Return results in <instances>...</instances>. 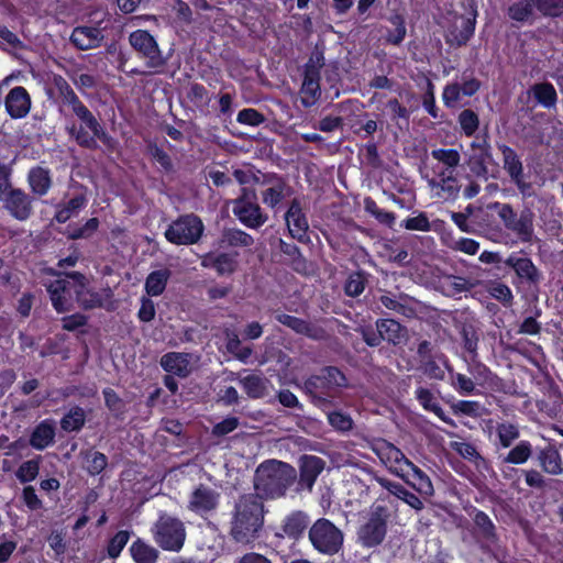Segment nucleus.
<instances>
[{
  "instance_id": "f257e3e1",
  "label": "nucleus",
  "mask_w": 563,
  "mask_h": 563,
  "mask_svg": "<svg viewBox=\"0 0 563 563\" xmlns=\"http://www.w3.org/2000/svg\"><path fill=\"white\" fill-rule=\"evenodd\" d=\"M264 522L262 500L254 494L240 497L232 512L230 536L242 544H249L257 538Z\"/></svg>"
},
{
  "instance_id": "f03ea898",
  "label": "nucleus",
  "mask_w": 563,
  "mask_h": 563,
  "mask_svg": "<svg viewBox=\"0 0 563 563\" xmlns=\"http://www.w3.org/2000/svg\"><path fill=\"white\" fill-rule=\"evenodd\" d=\"M296 471L287 463L271 460L262 463L255 472V496L263 498H279L296 479Z\"/></svg>"
},
{
  "instance_id": "7ed1b4c3",
  "label": "nucleus",
  "mask_w": 563,
  "mask_h": 563,
  "mask_svg": "<svg viewBox=\"0 0 563 563\" xmlns=\"http://www.w3.org/2000/svg\"><path fill=\"white\" fill-rule=\"evenodd\" d=\"M52 90H55L63 98V102L71 108L73 112L82 121L91 135L76 132L75 129H71L70 133L79 144L90 146L93 143V136L100 135L99 123L91 112L79 101L68 82L62 76L54 75L52 77Z\"/></svg>"
},
{
  "instance_id": "20e7f679",
  "label": "nucleus",
  "mask_w": 563,
  "mask_h": 563,
  "mask_svg": "<svg viewBox=\"0 0 563 563\" xmlns=\"http://www.w3.org/2000/svg\"><path fill=\"white\" fill-rule=\"evenodd\" d=\"M154 540L166 551H179L186 539L184 523L174 517L162 515L153 528Z\"/></svg>"
},
{
  "instance_id": "39448f33",
  "label": "nucleus",
  "mask_w": 563,
  "mask_h": 563,
  "mask_svg": "<svg viewBox=\"0 0 563 563\" xmlns=\"http://www.w3.org/2000/svg\"><path fill=\"white\" fill-rule=\"evenodd\" d=\"M465 156L466 165L475 176L487 179L495 177L498 173V165L490 154V147L485 137H476Z\"/></svg>"
},
{
  "instance_id": "423d86ee",
  "label": "nucleus",
  "mask_w": 563,
  "mask_h": 563,
  "mask_svg": "<svg viewBox=\"0 0 563 563\" xmlns=\"http://www.w3.org/2000/svg\"><path fill=\"white\" fill-rule=\"evenodd\" d=\"M309 539L319 552L334 554L342 547L343 533L328 519H319L310 528Z\"/></svg>"
},
{
  "instance_id": "0eeeda50",
  "label": "nucleus",
  "mask_w": 563,
  "mask_h": 563,
  "mask_svg": "<svg viewBox=\"0 0 563 563\" xmlns=\"http://www.w3.org/2000/svg\"><path fill=\"white\" fill-rule=\"evenodd\" d=\"M203 232L202 221L194 214L180 217L165 232L166 239L177 245L196 243Z\"/></svg>"
},
{
  "instance_id": "6e6552de",
  "label": "nucleus",
  "mask_w": 563,
  "mask_h": 563,
  "mask_svg": "<svg viewBox=\"0 0 563 563\" xmlns=\"http://www.w3.org/2000/svg\"><path fill=\"white\" fill-rule=\"evenodd\" d=\"M388 511L380 505H374L368 521L361 528L360 539L367 547L382 542L386 533V520Z\"/></svg>"
},
{
  "instance_id": "1a4fd4ad",
  "label": "nucleus",
  "mask_w": 563,
  "mask_h": 563,
  "mask_svg": "<svg viewBox=\"0 0 563 563\" xmlns=\"http://www.w3.org/2000/svg\"><path fill=\"white\" fill-rule=\"evenodd\" d=\"M76 288L71 274L66 275L65 278L59 277L47 285L52 303L58 312H65L73 307V302L76 299Z\"/></svg>"
},
{
  "instance_id": "9d476101",
  "label": "nucleus",
  "mask_w": 563,
  "mask_h": 563,
  "mask_svg": "<svg viewBox=\"0 0 563 563\" xmlns=\"http://www.w3.org/2000/svg\"><path fill=\"white\" fill-rule=\"evenodd\" d=\"M131 46L147 59V65L155 67L162 64L158 45L154 37L146 31L137 30L130 34Z\"/></svg>"
},
{
  "instance_id": "9b49d317",
  "label": "nucleus",
  "mask_w": 563,
  "mask_h": 563,
  "mask_svg": "<svg viewBox=\"0 0 563 563\" xmlns=\"http://www.w3.org/2000/svg\"><path fill=\"white\" fill-rule=\"evenodd\" d=\"M378 455L382 462L397 476L401 478H407L408 476V467L411 466V463L405 454L393 444H384L379 451Z\"/></svg>"
},
{
  "instance_id": "f8f14e48",
  "label": "nucleus",
  "mask_w": 563,
  "mask_h": 563,
  "mask_svg": "<svg viewBox=\"0 0 563 563\" xmlns=\"http://www.w3.org/2000/svg\"><path fill=\"white\" fill-rule=\"evenodd\" d=\"M4 208L16 220H26L32 212V202L30 197L20 189H11L8 196L1 200Z\"/></svg>"
},
{
  "instance_id": "ddd939ff",
  "label": "nucleus",
  "mask_w": 563,
  "mask_h": 563,
  "mask_svg": "<svg viewBox=\"0 0 563 563\" xmlns=\"http://www.w3.org/2000/svg\"><path fill=\"white\" fill-rule=\"evenodd\" d=\"M285 221L290 235L298 241H305L308 231V221L302 213L299 200L294 199L285 214Z\"/></svg>"
},
{
  "instance_id": "4468645a",
  "label": "nucleus",
  "mask_w": 563,
  "mask_h": 563,
  "mask_svg": "<svg viewBox=\"0 0 563 563\" xmlns=\"http://www.w3.org/2000/svg\"><path fill=\"white\" fill-rule=\"evenodd\" d=\"M219 496L214 489L200 485L191 493L188 508L200 515L206 514L217 507Z\"/></svg>"
},
{
  "instance_id": "2eb2a0df",
  "label": "nucleus",
  "mask_w": 563,
  "mask_h": 563,
  "mask_svg": "<svg viewBox=\"0 0 563 563\" xmlns=\"http://www.w3.org/2000/svg\"><path fill=\"white\" fill-rule=\"evenodd\" d=\"M161 365L168 373L186 377L191 373L195 361L190 354L170 352L162 356Z\"/></svg>"
},
{
  "instance_id": "dca6fc26",
  "label": "nucleus",
  "mask_w": 563,
  "mask_h": 563,
  "mask_svg": "<svg viewBox=\"0 0 563 563\" xmlns=\"http://www.w3.org/2000/svg\"><path fill=\"white\" fill-rule=\"evenodd\" d=\"M5 108L10 117L24 118L31 108V98L23 87H15L10 90L5 98Z\"/></svg>"
},
{
  "instance_id": "f3484780",
  "label": "nucleus",
  "mask_w": 563,
  "mask_h": 563,
  "mask_svg": "<svg viewBox=\"0 0 563 563\" xmlns=\"http://www.w3.org/2000/svg\"><path fill=\"white\" fill-rule=\"evenodd\" d=\"M233 213L243 224L250 228L261 227L266 221V217L262 214L261 208L244 199L234 201Z\"/></svg>"
},
{
  "instance_id": "a211bd4d",
  "label": "nucleus",
  "mask_w": 563,
  "mask_h": 563,
  "mask_svg": "<svg viewBox=\"0 0 563 563\" xmlns=\"http://www.w3.org/2000/svg\"><path fill=\"white\" fill-rule=\"evenodd\" d=\"M475 23V16L455 18L453 26L446 33L448 42L455 45L465 44L474 33Z\"/></svg>"
},
{
  "instance_id": "6ab92c4d",
  "label": "nucleus",
  "mask_w": 563,
  "mask_h": 563,
  "mask_svg": "<svg viewBox=\"0 0 563 563\" xmlns=\"http://www.w3.org/2000/svg\"><path fill=\"white\" fill-rule=\"evenodd\" d=\"M70 40L79 49H90L100 45L102 34L97 27L79 26L73 31Z\"/></svg>"
},
{
  "instance_id": "aec40b11",
  "label": "nucleus",
  "mask_w": 563,
  "mask_h": 563,
  "mask_svg": "<svg viewBox=\"0 0 563 563\" xmlns=\"http://www.w3.org/2000/svg\"><path fill=\"white\" fill-rule=\"evenodd\" d=\"M432 195L442 199H450L456 196L459 192V183L453 173L450 172L448 175L442 174L440 179H432L429 183Z\"/></svg>"
},
{
  "instance_id": "412c9836",
  "label": "nucleus",
  "mask_w": 563,
  "mask_h": 563,
  "mask_svg": "<svg viewBox=\"0 0 563 563\" xmlns=\"http://www.w3.org/2000/svg\"><path fill=\"white\" fill-rule=\"evenodd\" d=\"M324 468V462L313 455H306L300 462V481L310 489Z\"/></svg>"
},
{
  "instance_id": "4be33fe9",
  "label": "nucleus",
  "mask_w": 563,
  "mask_h": 563,
  "mask_svg": "<svg viewBox=\"0 0 563 563\" xmlns=\"http://www.w3.org/2000/svg\"><path fill=\"white\" fill-rule=\"evenodd\" d=\"M71 279L76 288V300L84 308H93L100 305V297L92 292L90 288H88L86 279L82 275L78 273L71 274Z\"/></svg>"
},
{
  "instance_id": "5701e85b",
  "label": "nucleus",
  "mask_w": 563,
  "mask_h": 563,
  "mask_svg": "<svg viewBox=\"0 0 563 563\" xmlns=\"http://www.w3.org/2000/svg\"><path fill=\"white\" fill-rule=\"evenodd\" d=\"M420 495L431 497L434 494L433 485L429 476L418 466L411 463L408 467V476L405 478Z\"/></svg>"
},
{
  "instance_id": "b1692460",
  "label": "nucleus",
  "mask_w": 563,
  "mask_h": 563,
  "mask_svg": "<svg viewBox=\"0 0 563 563\" xmlns=\"http://www.w3.org/2000/svg\"><path fill=\"white\" fill-rule=\"evenodd\" d=\"M55 426L53 421L45 420L41 422L33 431L30 443L36 450L47 448L54 440Z\"/></svg>"
},
{
  "instance_id": "393cba45",
  "label": "nucleus",
  "mask_w": 563,
  "mask_h": 563,
  "mask_svg": "<svg viewBox=\"0 0 563 563\" xmlns=\"http://www.w3.org/2000/svg\"><path fill=\"white\" fill-rule=\"evenodd\" d=\"M129 550L135 563H155L158 558V551L140 539L134 541Z\"/></svg>"
},
{
  "instance_id": "a878e982",
  "label": "nucleus",
  "mask_w": 563,
  "mask_h": 563,
  "mask_svg": "<svg viewBox=\"0 0 563 563\" xmlns=\"http://www.w3.org/2000/svg\"><path fill=\"white\" fill-rule=\"evenodd\" d=\"M530 91L542 107L548 109L555 107L558 95L552 84H536L531 87Z\"/></svg>"
},
{
  "instance_id": "bb28decb",
  "label": "nucleus",
  "mask_w": 563,
  "mask_h": 563,
  "mask_svg": "<svg viewBox=\"0 0 563 563\" xmlns=\"http://www.w3.org/2000/svg\"><path fill=\"white\" fill-rule=\"evenodd\" d=\"M202 265L205 267H213L216 271L221 274H231L236 268V261L234 256L229 254H221L218 256L208 255L202 260Z\"/></svg>"
},
{
  "instance_id": "cd10ccee",
  "label": "nucleus",
  "mask_w": 563,
  "mask_h": 563,
  "mask_svg": "<svg viewBox=\"0 0 563 563\" xmlns=\"http://www.w3.org/2000/svg\"><path fill=\"white\" fill-rule=\"evenodd\" d=\"M501 152L505 169L508 172L512 180L520 187L522 183V165L520 161L515 152L507 146H503Z\"/></svg>"
},
{
  "instance_id": "c85d7f7f",
  "label": "nucleus",
  "mask_w": 563,
  "mask_h": 563,
  "mask_svg": "<svg viewBox=\"0 0 563 563\" xmlns=\"http://www.w3.org/2000/svg\"><path fill=\"white\" fill-rule=\"evenodd\" d=\"M540 464L544 472L559 475L563 472V461L558 451L553 449L544 450L539 455Z\"/></svg>"
},
{
  "instance_id": "c756f323",
  "label": "nucleus",
  "mask_w": 563,
  "mask_h": 563,
  "mask_svg": "<svg viewBox=\"0 0 563 563\" xmlns=\"http://www.w3.org/2000/svg\"><path fill=\"white\" fill-rule=\"evenodd\" d=\"M169 278V271L161 269L152 272L145 282V289L150 296H158L161 295L167 284Z\"/></svg>"
},
{
  "instance_id": "7c9ffc66",
  "label": "nucleus",
  "mask_w": 563,
  "mask_h": 563,
  "mask_svg": "<svg viewBox=\"0 0 563 563\" xmlns=\"http://www.w3.org/2000/svg\"><path fill=\"white\" fill-rule=\"evenodd\" d=\"M308 522V517L303 512H294L286 518L284 531L291 538H298L306 530Z\"/></svg>"
},
{
  "instance_id": "2f4dec72",
  "label": "nucleus",
  "mask_w": 563,
  "mask_h": 563,
  "mask_svg": "<svg viewBox=\"0 0 563 563\" xmlns=\"http://www.w3.org/2000/svg\"><path fill=\"white\" fill-rule=\"evenodd\" d=\"M277 320L280 323L291 328L292 330H295L298 333L307 334L310 338H319L320 336V331L317 328L309 325L306 321L300 320L296 317L288 316V314H278Z\"/></svg>"
},
{
  "instance_id": "473e14b6",
  "label": "nucleus",
  "mask_w": 563,
  "mask_h": 563,
  "mask_svg": "<svg viewBox=\"0 0 563 563\" xmlns=\"http://www.w3.org/2000/svg\"><path fill=\"white\" fill-rule=\"evenodd\" d=\"M377 330L383 340L398 343L402 338L401 325L391 319H384L377 322Z\"/></svg>"
},
{
  "instance_id": "72a5a7b5",
  "label": "nucleus",
  "mask_w": 563,
  "mask_h": 563,
  "mask_svg": "<svg viewBox=\"0 0 563 563\" xmlns=\"http://www.w3.org/2000/svg\"><path fill=\"white\" fill-rule=\"evenodd\" d=\"M416 395L424 409L434 412L444 422L453 424V422L445 417L443 410L439 406L437 398L428 389L419 388L417 389Z\"/></svg>"
},
{
  "instance_id": "f704fd0d",
  "label": "nucleus",
  "mask_w": 563,
  "mask_h": 563,
  "mask_svg": "<svg viewBox=\"0 0 563 563\" xmlns=\"http://www.w3.org/2000/svg\"><path fill=\"white\" fill-rule=\"evenodd\" d=\"M242 385L247 395L252 398H261L267 394L268 383L256 375H251L242 379Z\"/></svg>"
},
{
  "instance_id": "c9c22d12",
  "label": "nucleus",
  "mask_w": 563,
  "mask_h": 563,
  "mask_svg": "<svg viewBox=\"0 0 563 563\" xmlns=\"http://www.w3.org/2000/svg\"><path fill=\"white\" fill-rule=\"evenodd\" d=\"M87 200L84 196H77L70 199L65 206L60 207L56 212V220L58 222H66L71 217H75L85 207Z\"/></svg>"
},
{
  "instance_id": "e433bc0d",
  "label": "nucleus",
  "mask_w": 563,
  "mask_h": 563,
  "mask_svg": "<svg viewBox=\"0 0 563 563\" xmlns=\"http://www.w3.org/2000/svg\"><path fill=\"white\" fill-rule=\"evenodd\" d=\"M29 181L34 192L44 195L51 186L48 172L38 167L30 172Z\"/></svg>"
},
{
  "instance_id": "4c0bfd02",
  "label": "nucleus",
  "mask_w": 563,
  "mask_h": 563,
  "mask_svg": "<svg viewBox=\"0 0 563 563\" xmlns=\"http://www.w3.org/2000/svg\"><path fill=\"white\" fill-rule=\"evenodd\" d=\"M506 263L516 271L518 276L534 279L537 269L529 258L510 256Z\"/></svg>"
},
{
  "instance_id": "58836bf2",
  "label": "nucleus",
  "mask_w": 563,
  "mask_h": 563,
  "mask_svg": "<svg viewBox=\"0 0 563 563\" xmlns=\"http://www.w3.org/2000/svg\"><path fill=\"white\" fill-rule=\"evenodd\" d=\"M288 195V188L285 183L278 180L263 192V202L274 208Z\"/></svg>"
},
{
  "instance_id": "ea45409f",
  "label": "nucleus",
  "mask_w": 563,
  "mask_h": 563,
  "mask_svg": "<svg viewBox=\"0 0 563 563\" xmlns=\"http://www.w3.org/2000/svg\"><path fill=\"white\" fill-rule=\"evenodd\" d=\"M532 453V449L529 442L521 441L514 449L510 450L506 457V462L512 464H523L528 461Z\"/></svg>"
},
{
  "instance_id": "a19ab883",
  "label": "nucleus",
  "mask_w": 563,
  "mask_h": 563,
  "mask_svg": "<svg viewBox=\"0 0 563 563\" xmlns=\"http://www.w3.org/2000/svg\"><path fill=\"white\" fill-rule=\"evenodd\" d=\"M534 5L536 1H520L509 7L508 14L515 21H527L532 15Z\"/></svg>"
},
{
  "instance_id": "79ce46f5",
  "label": "nucleus",
  "mask_w": 563,
  "mask_h": 563,
  "mask_svg": "<svg viewBox=\"0 0 563 563\" xmlns=\"http://www.w3.org/2000/svg\"><path fill=\"white\" fill-rule=\"evenodd\" d=\"M85 422V413L80 408L71 409L63 419H62V428L65 431H76L79 430Z\"/></svg>"
},
{
  "instance_id": "37998d69",
  "label": "nucleus",
  "mask_w": 563,
  "mask_h": 563,
  "mask_svg": "<svg viewBox=\"0 0 563 563\" xmlns=\"http://www.w3.org/2000/svg\"><path fill=\"white\" fill-rule=\"evenodd\" d=\"M40 471L37 460H29L20 465L15 475L21 483H29L35 479Z\"/></svg>"
},
{
  "instance_id": "c03bdc74",
  "label": "nucleus",
  "mask_w": 563,
  "mask_h": 563,
  "mask_svg": "<svg viewBox=\"0 0 563 563\" xmlns=\"http://www.w3.org/2000/svg\"><path fill=\"white\" fill-rule=\"evenodd\" d=\"M507 228L517 232L525 240H528L532 234V221L529 214H521L520 219L507 222Z\"/></svg>"
},
{
  "instance_id": "a18cd8bd",
  "label": "nucleus",
  "mask_w": 563,
  "mask_h": 563,
  "mask_svg": "<svg viewBox=\"0 0 563 563\" xmlns=\"http://www.w3.org/2000/svg\"><path fill=\"white\" fill-rule=\"evenodd\" d=\"M536 7L544 15L560 16L563 14V0H536Z\"/></svg>"
},
{
  "instance_id": "49530a36",
  "label": "nucleus",
  "mask_w": 563,
  "mask_h": 563,
  "mask_svg": "<svg viewBox=\"0 0 563 563\" xmlns=\"http://www.w3.org/2000/svg\"><path fill=\"white\" fill-rule=\"evenodd\" d=\"M130 539L128 531H119L109 542L108 554L110 558L115 559L120 555Z\"/></svg>"
},
{
  "instance_id": "de8ad7c7",
  "label": "nucleus",
  "mask_w": 563,
  "mask_h": 563,
  "mask_svg": "<svg viewBox=\"0 0 563 563\" xmlns=\"http://www.w3.org/2000/svg\"><path fill=\"white\" fill-rule=\"evenodd\" d=\"M474 522L481 534L486 539L494 538V523L489 517L483 511H476L474 515Z\"/></svg>"
},
{
  "instance_id": "09e8293b",
  "label": "nucleus",
  "mask_w": 563,
  "mask_h": 563,
  "mask_svg": "<svg viewBox=\"0 0 563 563\" xmlns=\"http://www.w3.org/2000/svg\"><path fill=\"white\" fill-rule=\"evenodd\" d=\"M227 336V349L229 350V352L234 354L239 360L245 362L251 355V350L249 347H240L239 336L234 332L228 333Z\"/></svg>"
},
{
  "instance_id": "8fccbe9b",
  "label": "nucleus",
  "mask_w": 563,
  "mask_h": 563,
  "mask_svg": "<svg viewBox=\"0 0 563 563\" xmlns=\"http://www.w3.org/2000/svg\"><path fill=\"white\" fill-rule=\"evenodd\" d=\"M107 466V457L100 452H90L86 455V467L90 474H99Z\"/></svg>"
},
{
  "instance_id": "3c124183",
  "label": "nucleus",
  "mask_w": 563,
  "mask_h": 563,
  "mask_svg": "<svg viewBox=\"0 0 563 563\" xmlns=\"http://www.w3.org/2000/svg\"><path fill=\"white\" fill-rule=\"evenodd\" d=\"M459 122L464 133L468 136L473 135L478 128V118L471 110L462 111L459 117Z\"/></svg>"
},
{
  "instance_id": "603ef678",
  "label": "nucleus",
  "mask_w": 563,
  "mask_h": 563,
  "mask_svg": "<svg viewBox=\"0 0 563 563\" xmlns=\"http://www.w3.org/2000/svg\"><path fill=\"white\" fill-rule=\"evenodd\" d=\"M432 156L451 168L457 166L461 159L459 152L455 150H434Z\"/></svg>"
},
{
  "instance_id": "864d4df0",
  "label": "nucleus",
  "mask_w": 563,
  "mask_h": 563,
  "mask_svg": "<svg viewBox=\"0 0 563 563\" xmlns=\"http://www.w3.org/2000/svg\"><path fill=\"white\" fill-rule=\"evenodd\" d=\"M503 446L508 448L519 435L518 429L510 423H503L497 429Z\"/></svg>"
},
{
  "instance_id": "5fc2aeb1",
  "label": "nucleus",
  "mask_w": 563,
  "mask_h": 563,
  "mask_svg": "<svg viewBox=\"0 0 563 563\" xmlns=\"http://www.w3.org/2000/svg\"><path fill=\"white\" fill-rule=\"evenodd\" d=\"M236 120L241 124L256 126V125H260L264 121V117L257 110L250 108V109H244V110L240 111Z\"/></svg>"
},
{
  "instance_id": "6e6d98bb",
  "label": "nucleus",
  "mask_w": 563,
  "mask_h": 563,
  "mask_svg": "<svg viewBox=\"0 0 563 563\" xmlns=\"http://www.w3.org/2000/svg\"><path fill=\"white\" fill-rule=\"evenodd\" d=\"M463 97L461 86L457 84L449 85L443 91V101L445 106L454 108Z\"/></svg>"
},
{
  "instance_id": "4d7b16f0",
  "label": "nucleus",
  "mask_w": 563,
  "mask_h": 563,
  "mask_svg": "<svg viewBox=\"0 0 563 563\" xmlns=\"http://www.w3.org/2000/svg\"><path fill=\"white\" fill-rule=\"evenodd\" d=\"M364 290V277L361 274H353L345 284V291L349 296H358Z\"/></svg>"
},
{
  "instance_id": "13d9d810",
  "label": "nucleus",
  "mask_w": 563,
  "mask_h": 563,
  "mask_svg": "<svg viewBox=\"0 0 563 563\" xmlns=\"http://www.w3.org/2000/svg\"><path fill=\"white\" fill-rule=\"evenodd\" d=\"M452 384L461 394H471L475 388L473 380L463 374H455L452 377Z\"/></svg>"
},
{
  "instance_id": "bf43d9fd",
  "label": "nucleus",
  "mask_w": 563,
  "mask_h": 563,
  "mask_svg": "<svg viewBox=\"0 0 563 563\" xmlns=\"http://www.w3.org/2000/svg\"><path fill=\"white\" fill-rule=\"evenodd\" d=\"M328 420L332 427L341 431L349 430L352 427L351 418L341 412H330L328 415Z\"/></svg>"
},
{
  "instance_id": "052dcab7",
  "label": "nucleus",
  "mask_w": 563,
  "mask_h": 563,
  "mask_svg": "<svg viewBox=\"0 0 563 563\" xmlns=\"http://www.w3.org/2000/svg\"><path fill=\"white\" fill-rule=\"evenodd\" d=\"M98 220L96 218L89 219L84 227L74 229L69 232L71 239H82L90 236L98 228Z\"/></svg>"
},
{
  "instance_id": "680f3d73",
  "label": "nucleus",
  "mask_w": 563,
  "mask_h": 563,
  "mask_svg": "<svg viewBox=\"0 0 563 563\" xmlns=\"http://www.w3.org/2000/svg\"><path fill=\"white\" fill-rule=\"evenodd\" d=\"M404 227L407 230L428 231L430 229V222L424 214L408 218L404 222Z\"/></svg>"
},
{
  "instance_id": "e2e57ef3",
  "label": "nucleus",
  "mask_w": 563,
  "mask_h": 563,
  "mask_svg": "<svg viewBox=\"0 0 563 563\" xmlns=\"http://www.w3.org/2000/svg\"><path fill=\"white\" fill-rule=\"evenodd\" d=\"M454 249L468 255H474L479 250V243L473 239L461 238L454 243Z\"/></svg>"
},
{
  "instance_id": "0e129e2a",
  "label": "nucleus",
  "mask_w": 563,
  "mask_h": 563,
  "mask_svg": "<svg viewBox=\"0 0 563 563\" xmlns=\"http://www.w3.org/2000/svg\"><path fill=\"white\" fill-rule=\"evenodd\" d=\"M489 292L494 298L505 303H509L512 299L511 290L504 284L497 283L492 285Z\"/></svg>"
},
{
  "instance_id": "69168bd1",
  "label": "nucleus",
  "mask_w": 563,
  "mask_h": 563,
  "mask_svg": "<svg viewBox=\"0 0 563 563\" xmlns=\"http://www.w3.org/2000/svg\"><path fill=\"white\" fill-rule=\"evenodd\" d=\"M319 91V84L311 77L307 76L302 84V92L309 97L310 100L303 99L306 104H309L313 101L317 93Z\"/></svg>"
},
{
  "instance_id": "338daca9",
  "label": "nucleus",
  "mask_w": 563,
  "mask_h": 563,
  "mask_svg": "<svg viewBox=\"0 0 563 563\" xmlns=\"http://www.w3.org/2000/svg\"><path fill=\"white\" fill-rule=\"evenodd\" d=\"M48 544L56 555H62L65 553L66 544L64 542V537L59 532H52L48 537Z\"/></svg>"
},
{
  "instance_id": "774afa93",
  "label": "nucleus",
  "mask_w": 563,
  "mask_h": 563,
  "mask_svg": "<svg viewBox=\"0 0 563 563\" xmlns=\"http://www.w3.org/2000/svg\"><path fill=\"white\" fill-rule=\"evenodd\" d=\"M238 427L235 418H227L213 427V433L217 435H224L232 432Z\"/></svg>"
}]
</instances>
